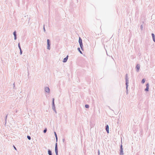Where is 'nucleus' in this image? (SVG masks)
<instances>
[{"instance_id": "f257e3e1", "label": "nucleus", "mask_w": 155, "mask_h": 155, "mask_svg": "<svg viewBox=\"0 0 155 155\" xmlns=\"http://www.w3.org/2000/svg\"><path fill=\"white\" fill-rule=\"evenodd\" d=\"M54 98H52V109L56 113H57V112L56 111V110L55 109V107L54 103Z\"/></svg>"}, {"instance_id": "f03ea898", "label": "nucleus", "mask_w": 155, "mask_h": 155, "mask_svg": "<svg viewBox=\"0 0 155 155\" xmlns=\"http://www.w3.org/2000/svg\"><path fill=\"white\" fill-rule=\"evenodd\" d=\"M79 43L80 44V47L82 50H83V45L82 42V40L81 38H79Z\"/></svg>"}, {"instance_id": "7ed1b4c3", "label": "nucleus", "mask_w": 155, "mask_h": 155, "mask_svg": "<svg viewBox=\"0 0 155 155\" xmlns=\"http://www.w3.org/2000/svg\"><path fill=\"white\" fill-rule=\"evenodd\" d=\"M47 49L49 50H50L51 49L50 48V41L49 39H47Z\"/></svg>"}, {"instance_id": "20e7f679", "label": "nucleus", "mask_w": 155, "mask_h": 155, "mask_svg": "<svg viewBox=\"0 0 155 155\" xmlns=\"http://www.w3.org/2000/svg\"><path fill=\"white\" fill-rule=\"evenodd\" d=\"M124 154L123 151V149L122 148V145H120V155H123Z\"/></svg>"}, {"instance_id": "39448f33", "label": "nucleus", "mask_w": 155, "mask_h": 155, "mask_svg": "<svg viewBox=\"0 0 155 155\" xmlns=\"http://www.w3.org/2000/svg\"><path fill=\"white\" fill-rule=\"evenodd\" d=\"M125 79L126 81V84H128L129 83V80H128V78L127 76V74H126L125 77Z\"/></svg>"}, {"instance_id": "423d86ee", "label": "nucleus", "mask_w": 155, "mask_h": 155, "mask_svg": "<svg viewBox=\"0 0 155 155\" xmlns=\"http://www.w3.org/2000/svg\"><path fill=\"white\" fill-rule=\"evenodd\" d=\"M45 91L48 93H49L50 92V90L48 87H45Z\"/></svg>"}, {"instance_id": "0eeeda50", "label": "nucleus", "mask_w": 155, "mask_h": 155, "mask_svg": "<svg viewBox=\"0 0 155 155\" xmlns=\"http://www.w3.org/2000/svg\"><path fill=\"white\" fill-rule=\"evenodd\" d=\"M68 56L67 55V56L63 60V62L64 63H65L67 62L68 59Z\"/></svg>"}, {"instance_id": "6e6552de", "label": "nucleus", "mask_w": 155, "mask_h": 155, "mask_svg": "<svg viewBox=\"0 0 155 155\" xmlns=\"http://www.w3.org/2000/svg\"><path fill=\"white\" fill-rule=\"evenodd\" d=\"M146 88L145 89V91H149V83H147L146 85Z\"/></svg>"}, {"instance_id": "1a4fd4ad", "label": "nucleus", "mask_w": 155, "mask_h": 155, "mask_svg": "<svg viewBox=\"0 0 155 155\" xmlns=\"http://www.w3.org/2000/svg\"><path fill=\"white\" fill-rule=\"evenodd\" d=\"M55 153H58V149L57 143H56L55 144Z\"/></svg>"}, {"instance_id": "9d476101", "label": "nucleus", "mask_w": 155, "mask_h": 155, "mask_svg": "<svg viewBox=\"0 0 155 155\" xmlns=\"http://www.w3.org/2000/svg\"><path fill=\"white\" fill-rule=\"evenodd\" d=\"M13 35L14 37V39L16 40L17 39V35L16 31H15L13 32Z\"/></svg>"}, {"instance_id": "9b49d317", "label": "nucleus", "mask_w": 155, "mask_h": 155, "mask_svg": "<svg viewBox=\"0 0 155 155\" xmlns=\"http://www.w3.org/2000/svg\"><path fill=\"white\" fill-rule=\"evenodd\" d=\"M136 71L137 72H138L140 68V66L139 64H137L136 67Z\"/></svg>"}, {"instance_id": "f8f14e48", "label": "nucleus", "mask_w": 155, "mask_h": 155, "mask_svg": "<svg viewBox=\"0 0 155 155\" xmlns=\"http://www.w3.org/2000/svg\"><path fill=\"white\" fill-rule=\"evenodd\" d=\"M106 130L107 133H109V126L108 125H107L106 126Z\"/></svg>"}, {"instance_id": "ddd939ff", "label": "nucleus", "mask_w": 155, "mask_h": 155, "mask_svg": "<svg viewBox=\"0 0 155 155\" xmlns=\"http://www.w3.org/2000/svg\"><path fill=\"white\" fill-rule=\"evenodd\" d=\"M128 84H126V93L127 94H128Z\"/></svg>"}, {"instance_id": "4468645a", "label": "nucleus", "mask_w": 155, "mask_h": 155, "mask_svg": "<svg viewBox=\"0 0 155 155\" xmlns=\"http://www.w3.org/2000/svg\"><path fill=\"white\" fill-rule=\"evenodd\" d=\"M48 154L49 155H52V153L51 151L50 150H48Z\"/></svg>"}, {"instance_id": "2eb2a0df", "label": "nucleus", "mask_w": 155, "mask_h": 155, "mask_svg": "<svg viewBox=\"0 0 155 155\" xmlns=\"http://www.w3.org/2000/svg\"><path fill=\"white\" fill-rule=\"evenodd\" d=\"M54 134L55 136V137L56 138V141L57 142V140H58V137H57V135L56 134V132H54Z\"/></svg>"}, {"instance_id": "dca6fc26", "label": "nucleus", "mask_w": 155, "mask_h": 155, "mask_svg": "<svg viewBox=\"0 0 155 155\" xmlns=\"http://www.w3.org/2000/svg\"><path fill=\"white\" fill-rule=\"evenodd\" d=\"M78 51L80 52V53L81 54H82V51H81L80 50V48H78Z\"/></svg>"}, {"instance_id": "f3484780", "label": "nucleus", "mask_w": 155, "mask_h": 155, "mask_svg": "<svg viewBox=\"0 0 155 155\" xmlns=\"http://www.w3.org/2000/svg\"><path fill=\"white\" fill-rule=\"evenodd\" d=\"M145 82V80L144 79H143L142 81H141V83H142V84H143L144 83V82Z\"/></svg>"}, {"instance_id": "a211bd4d", "label": "nucleus", "mask_w": 155, "mask_h": 155, "mask_svg": "<svg viewBox=\"0 0 155 155\" xmlns=\"http://www.w3.org/2000/svg\"><path fill=\"white\" fill-rule=\"evenodd\" d=\"M140 28L141 30H142L143 29V25L142 24L140 26Z\"/></svg>"}, {"instance_id": "6ab92c4d", "label": "nucleus", "mask_w": 155, "mask_h": 155, "mask_svg": "<svg viewBox=\"0 0 155 155\" xmlns=\"http://www.w3.org/2000/svg\"><path fill=\"white\" fill-rule=\"evenodd\" d=\"M151 35H152L153 38H155V35H154L153 33H152Z\"/></svg>"}, {"instance_id": "aec40b11", "label": "nucleus", "mask_w": 155, "mask_h": 155, "mask_svg": "<svg viewBox=\"0 0 155 155\" xmlns=\"http://www.w3.org/2000/svg\"><path fill=\"white\" fill-rule=\"evenodd\" d=\"M89 105L88 104H86L85 105V107L86 108H88L89 107Z\"/></svg>"}, {"instance_id": "412c9836", "label": "nucleus", "mask_w": 155, "mask_h": 155, "mask_svg": "<svg viewBox=\"0 0 155 155\" xmlns=\"http://www.w3.org/2000/svg\"><path fill=\"white\" fill-rule=\"evenodd\" d=\"M18 47L19 49L20 50H21V46H20V43H19L18 44Z\"/></svg>"}, {"instance_id": "4be33fe9", "label": "nucleus", "mask_w": 155, "mask_h": 155, "mask_svg": "<svg viewBox=\"0 0 155 155\" xmlns=\"http://www.w3.org/2000/svg\"><path fill=\"white\" fill-rule=\"evenodd\" d=\"M27 138L29 140H30L31 139V137L29 136H27Z\"/></svg>"}, {"instance_id": "5701e85b", "label": "nucleus", "mask_w": 155, "mask_h": 155, "mask_svg": "<svg viewBox=\"0 0 155 155\" xmlns=\"http://www.w3.org/2000/svg\"><path fill=\"white\" fill-rule=\"evenodd\" d=\"M47 131V130L46 128H45L43 131V132L44 133H45Z\"/></svg>"}, {"instance_id": "b1692460", "label": "nucleus", "mask_w": 155, "mask_h": 155, "mask_svg": "<svg viewBox=\"0 0 155 155\" xmlns=\"http://www.w3.org/2000/svg\"><path fill=\"white\" fill-rule=\"evenodd\" d=\"M20 50V54L21 55L22 54V51L21 49Z\"/></svg>"}, {"instance_id": "393cba45", "label": "nucleus", "mask_w": 155, "mask_h": 155, "mask_svg": "<svg viewBox=\"0 0 155 155\" xmlns=\"http://www.w3.org/2000/svg\"><path fill=\"white\" fill-rule=\"evenodd\" d=\"M43 30H44V32H45V29L44 25V27H43Z\"/></svg>"}, {"instance_id": "a878e982", "label": "nucleus", "mask_w": 155, "mask_h": 155, "mask_svg": "<svg viewBox=\"0 0 155 155\" xmlns=\"http://www.w3.org/2000/svg\"><path fill=\"white\" fill-rule=\"evenodd\" d=\"M13 147H14L15 149V150H17V149H16V147L14 146H13Z\"/></svg>"}, {"instance_id": "bb28decb", "label": "nucleus", "mask_w": 155, "mask_h": 155, "mask_svg": "<svg viewBox=\"0 0 155 155\" xmlns=\"http://www.w3.org/2000/svg\"><path fill=\"white\" fill-rule=\"evenodd\" d=\"M65 141V139L64 138H63L62 139V141L63 142H64Z\"/></svg>"}, {"instance_id": "cd10ccee", "label": "nucleus", "mask_w": 155, "mask_h": 155, "mask_svg": "<svg viewBox=\"0 0 155 155\" xmlns=\"http://www.w3.org/2000/svg\"><path fill=\"white\" fill-rule=\"evenodd\" d=\"M153 41L155 42V38H153Z\"/></svg>"}, {"instance_id": "c85d7f7f", "label": "nucleus", "mask_w": 155, "mask_h": 155, "mask_svg": "<svg viewBox=\"0 0 155 155\" xmlns=\"http://www.w3.org/2000/svg\"><path fill=\"white\" fill-rule=\"evenodd\" d=\"M7 115L5 117V120H6V119H7Z\"/></svg>"}, {"instance_id": "c756f323", "label": "nucleus", "mask_w": 155, "mask_h": 155, "mask_svg": "<svg viewBox=\"0 0 155 155\" xmlns=\"http://www.w3.org/2000/svg\"><path fill=\"white\" fill-rule=\"evenodd\" d=\"M98 155H99L100 154V151H99V150H98Z\"/></svg>"}, {"instance_id": "7c9ffc66", "label": "nucleus", "mask_w": 155, "mask_h": 155, "mask_svg": "<svg viewBox=\"0 0 155 155\" xmlns=\"http://www.w3.org/2000/svg\"><path fill=\"white\" fill-rule=\"evenodd\" d=\"M56 155H58V153H55Z\"/></svg>"}, {"instance_id": "2f4dec72", "label": "nucleus", "mask_w": 155, "mask_h": 155, "mask_svg": "<svg viewBox=\"0 0 155 155\" xmlns=\"http://www.w3.org/2000/svg\"><path fill=\"white\" fill-rule=\"evenodd\" d=\"M13 86H14V87H15V83L13 84Z\"/></svg>"}, {"instance_id": "473e14b6", "label": "nucleus", "mask_w": 155, "mask_h": 155, "mask_svg": "<svg viewBox=\"0 0 155 155\" xmlns=\"http://www.w3.org/2000/svg\"><path fill=\"white\" fill-rule=\"evenodd\" d=\"M17 110H16V111L15 112H16V113H17Z\"/></svg>"}]
</instances>
